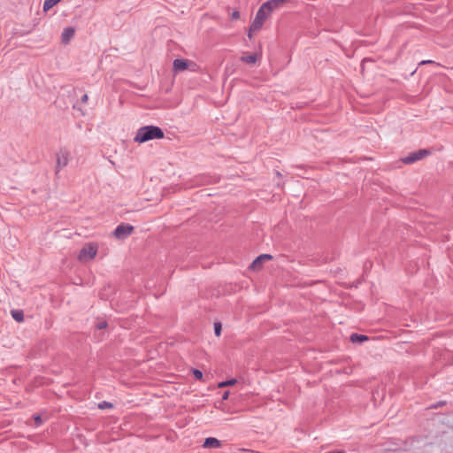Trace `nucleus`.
Listing matches in <instances>:
<instances>
[{
  "label": "nucleus",
  "instance_id": "nucleus-14",
  "mask_svg": "<svg viewBox=\"0 0 453 453\" xmlns=\"http://www.w3.org/2000/svg\"><path fill=\"white\" fill-rule=\"evenodd\" d=\"M273 257L269 254H262L254 260V265H257L258 262H264L265 260H271Z\"/></svg>",
  "mask_w": 453,
  "mask_h": 453
},
{
  "label": "nucleus",
  "instance_id": "nucleus-10",
  "mask_svg": "<svg viewBox=\"0 0 453 453\" xmlns=\"http://www.w3.org/2000/svg\"><path fill=\"white\" fill-rule=\"evenodd\" d=\"M12 318L17 322H22L24 320V313L22 310H12L11 311Z\"/></svg>",
  "mask_w": 453,
  "mask_h": 453
},
{
  "label": "nucleus",
  "instance_id": "nucleus-21",
  "mask_svg": "<svg viewBox=\"0 0 453 453\" xmlns=\"http://www.w3.org/2000/svg\"><path fill=\"white\" fill-rule=\"evenodd\" d=\"M34 419H35V421L36 423V426H39V425L42 424V418L39 415H35L34 417Z\"/></svg>",
  "mask_w": 453,
  "mask_h": 453
},
{
  "label": "nucleus",
  "instance_id": "nucleus-20",
  "mask_svg": "<svg viewBox=\"0 0 453 453\" xmlns=\"http://www.w3.org/2000/svg\"><path fill=\"white\" fill-rule=\"evenodd\" d=\"M262 264H263V262H258L257 265H254V261H253L250 265V268L252 270H258L262 267Z\"/></svg>",
  "mask_w": 453,
  "mask_h": 453
},
{
  "label": "nucleus",
  "instance_id": "nucleus-5",
  "mask_svg": "<svg viewBox=\"0 0 453 453\" xmlns=\"http://www.w3.org/2000/svg\"><path fill=\"white\" fill-rule=\"evenodd\" d=\"M133 230V226L128 224H121L115 228L113 235L118 239H125L132 234Z\"/></svg>",
  "mask_w": 453,
  "mask_h": 453
},
{
  "label": "nucleus",
  "instance_id": "nucleus-17",
  "mask_svg": "<svg viewBox=\"0 0 453 453\" xmlns=\"http://www.w3.org/2000/svg\"><path fill=\"white\" fill-rule=\"evenodd\" d=\"M235 380H228L219 383V388H225L235 383Z\"/></svg>",
  "mask_w": 453,
  "mask_h": 453
},
{
  "label": "nucleus",
  "instance_id": "nucleus-13",
  "mask_svg": "<svg viewBox=\"0 0 453 453\" xmlns=\"http://www.w3.org/2000/svg\"><path fill=\"white\" fill-rule=\"evenodd\" d=\"M61 0H44L43 2V11L47 12L58 4Z\"/></svg>",
  "mask_w": 453,
  "mask_h": 453
},
{
  "label": "nucleus",
  "instance_id": "nucleus-6",
  "mask_svg": "<svg viewBox=\"0 0 453 453\" xmlns=\"http://www.w3.org/2000/svg\"><path fill=\"white\" fill-rule=\"evenodd\" d=\"M429 151L427 150H418L408 155L407 157L403 158V162L404 164H412L416 161H418L427 156Z\"/></svg>",
  "mask_w": 453,
  "mask_h": 453
},
{
  "label": "nucleus",
  "instance_id": "nucleus-4",
  "mask_svg": "<svg viewBox=\"0 0 453 453\" xmlns=\"http://www.w3.org/2000/svg\"><path fill=\"white\" fill-rule=\"evenodd\" d=\"M56 174H58L69 163V152L65 150H60L56 154Z\"/></svg>",
  "mask_w": 453,
  "mask_h": 453
},
{
  "label": "nucleus",
  "instance_id": "nucleus-19",
  "mask_svg": "<svg viewBox=\"0 0 453 453\" xmlns=\"http://www.w3.org/2000/svg\"><path fill=\"white\" fill-rule=\"evenodd\" d=\"M221 328H222V326H221L220 322H215V323H214V332H215V334H216L217 336H219V335H220V334H221Z\"/></svg>",
  "mask_w": 453,
  "mask_h": 453
},
{
  "label": "nucleus",
  "instance_id": "nucleus-24",
  "mask_svg": "<svg viewBox=\"0 0 453 453\" xmlns=\"http://www.w3.org/2000/svg\"><path fill=\"white\" fill-rule=\"evenodd\" d=\"M88 95H87V94H85V95H83V96H81V102H82V103H84V104H85V103H87V102H88Z\"/></svg>",
  "mask_w": 453,
  "mask_h": 453
},
{
  "label": "nucleus",
  "instance_id": "nucleus-26",
  "mask_svg": "<svg viewBox=\"0 0 453 453\" xmlns=\"http://www.w3.org/2000/svg\"><path fill=\"white\" fill-rule=\"evenodd\" d=\"M425 63H431V61H422V64H425Z\"/></svg>",
  "mask_w": 453,
  "mask_h": 453
},
{
  "label": "nucleus",
  "instance_id": "nucleus-25",
  "mask_svg": "<svg viewBox=\"0 0 453 453\" xmlns=\"http://www.w3.org/2000/svg\"><path fill=\"white\" fill-rule=\"evenodd\" d=\"M229 393L226 391L222 395V400H226L228 398Z\"/></svg>",
  "mask_w": 453,
  "mask_h": 453
},
{
  "label": "nucleus",
  "instance_id": "nucleus-11",
  "mask_svg": "<svg viewBox=\"0 0 453 453\" xmlns=\"http://www.w3.org/2000/svg\"><path fill=\"white\" fill-rule=\"evenodd\" d=\"M257 59H258V55H257V54H250V55L244 56V57L241 58V60L242 62H245L248 64H255Z\"/></svg>",
  "mask_w": 453,
  "mask_h": 453
},
{
  "label": "nucleus",
  "instance_id": "nucleus-23",
  "mask_svg": "<svg viewBox=\"0 0 453 453\" xmlns=\"http://www.w3.org/2000/svg\"><path fill=\"white\" fill-rule=\"evenodd\" d=\"M240 17V13L238 11H234L233 13H232V19H237L238 18Z\"/></svg>",
  "mask_w": 453,
  "mask_h": 453
},
{
  "label": "nucleus",
  "instance_id": "nucleus-1",
  "mask_svg": "<svg viewBox=\"0 0 453 453\" xmlns=\"http://www.w3.org/2000/svg\"><path fill=\"white\" fill-rule=\"evenodd\" d=\"M164 136L165 134L159 127L152 125L144 126L137 130L134 137V142L136 143H144L154 139H163Z\"/></svg>",
  "mask_w": 453,
  "mask_h": 453
},
{
  "label": "nucleus",
  "instance_id": "nucleus-9",
  "mask_svg": "<svg viewBox=\"0 0 453 453\" xmlns=\"http://www.w3.org/2000/svg\"><path fill=\"white\" fill-rule=\"evenodd\" d=\"M74 29L71 27L64 29L61 35L62 42L67 44L74 35Z\"/></svg>",
  "mask_w": 453,
  "mask_h": 453
},
{
  "label": "nucleus",
  "instance_id": "nucleus-7",
  "mask_svg": "<svg viewBox=\"0 0 453 453\" xmlns=\"http://www.w3.org/2000/svg\"><path fill=\"white\" fill-rule=\"evenodd\" d=\"M188 59L177 58L173 63V71L176 73L183 72L188 70Z\"/></svg>",
  "mask_w": 453,
  "mask_h": 453
},
{
  "label": "nucleus",
  "instance_id": "nucleus-16",
  "mask_svg": "<svg viewBox=\"0 0 453 453\" xmlns=\"http://www.w3.org/2000/svg\"><path fill=\"white\" fill-rule=\"evenodd\" d=\"M112 407H113V404L109 402H106V401H103L100 403H98V408L101 410L110 409Z\"/></svg>",
  "mask_w": 453,
  "mask_h": 453
},
{
  "label": "nucleus",
  "instance_id": "nucleus-15",
  "mask_svg": "<svg viewBox=\"0 0 453 453\" xmlns=\"http://www.w3.org/2000/svg\"><path fill=\"white\" fill-rule=\"evenodd\" d=\"M188 70H189L191 72L195 73V72H197L199 69V66L197 65V64L193 61L188 60Z\"/></svg>",
  "mask_w": 453,
  "mask_h": 453
},
{
  "label": "nucleus",
  "instance_id": "nucleus-8",
  "mask_svg": "<svg viewBox=\"0 0 453 453\" xmlns=\"http://www.w3.org/2000/svg\"><path fill=\"white\" fill-rule=\"evenodd\" d=\"M203 447L205 449H218L221 447V441L214 437L205 439Z\"/></svg>",
  "mask_w": 453,
  "mask_h": 453
},
{
  "label": "nucleus",
  "instance_id": "nucleus-3",
  "mask_svg": "<svg viewBox=\"0 0 453 453\" xmlns=\"http://www.w3.org/2000/svg\"><path fill=\"white\" fill-rule=\"evenodd\" d=\"M269 16L270 14L262 6H260L258 11L257 12L254 20L250 25L249 33L250 37H251V32H257L262 27L265 21L267 19Z\"/></svg>",
  "mask_w": 453,
  "mask_h": 453
},
{
  "label": "nucleus",
  "instance_id": "nucleus-18",
  "mask_svg": "<svg viewBox=\"0 0 453 453\" xmlns=\"http://www.w3.org/2000/svg\"><path fill=\"white\" fill-rule=\"evenodd\" d=\"M192 374L196 380H201L203 379V372L198 369H193Z\"/></svg>",
  "mask_w": 453,
  "mask_h": 453
},
{
  "label": "nucleus",
  "instance_id": "nucleus-2",
  "mask_svg": "<svg viewBox=\"0 0 453 453\" xmlns=\"http://www.w3.org/2000/svg\"><path fill=\"white\" fill-rule=\"evenodd\" d=\"M97 244L95 242L86 243L80 250L78 260L81 263H87L92 260L97 254Z\"/></svg>",
  "mask_w": 453,
  "mask_h": 453
},
{
  "label": "nucleus",
  "instance_id": "nucleus-12",
  "mask_svg": "<svg viewBox=\"0 0 453 453\" xmlns=\"http://www.w3.org/2000/svg\"><path fill=\"white\" fill-rule=\"evenodd\" d=\"M367 340H368V337L365 334H352L350 335V341L352 342H363Z\"/></svg>",
  "mask_w": 453,
  "mask_h": 453
},
{
  "label": "nucleus",
  "instance_id": "nucleus-22",
  "mask_svg": "<svg viewBox=\"0 0 453 453\" xmlns=\"http://www.w3.org/2000/svg\"><path fill=\"white\" fill-rule=\"evenodd\" d=\"M106 326H107V323H106V322H100V323L96 326V327H97L98 329H104V328H105V327H106Z\"/></svg>",
  "mask_w": 453,
  "mask_h": 453
}]
</instances>
